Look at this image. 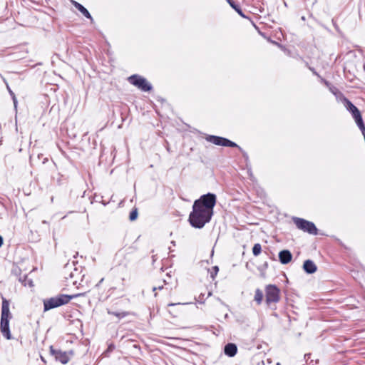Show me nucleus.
I'll list each match as a JSON object with an SVG mask.
<instances>
[{
    "label": "nucleus",
    "mask_w": 365,
    "mask_h": 365,
    "mask_svg": "<svg viewBox=\"0 0 365 365\" xmlns=\"http://www.w3.org/2000/svg\"><path fill=\"white\" fill-rule=\"evenodd\" d=\"M215 204L216 195L212 193L203 195L195 200L189 216L191 225L196 228L203 227L211 220Z\"/></svg>",
    "instance_id": "obj_1"
},
{
    "label": "nucleus",
    "mask_w": 365,
    "mask_h": 365,
    "mask_svg": "<svg viewBox=\"0 0 365 365\" xmlns=\"http://www.w3.org/2000/svg\"><path fill=\"white\" fill-rule=\"evenodd\" d=\"M11 318V314L9 311V303L6 299L3 298L0 329L3 336H5L7 339H11L9 329V319Z\"/></svg>",
    "instance_id": "obj_2"
},
{
    "label": "nucleus",
    "mask_w": 365,
    "mask_h": 365,
    "mask_svg": "<svg viewBox=\"0 0 365 365\" xmlns=\"http://www.w3.org/2000/svg\"><path fill=\"white\" fill-rule=\"evenodd\" d=\"M81 294H75V295H66V294H60L58 296L51 297L47 299L43 300V309L44 312L48 311L51 309H54L58 307L61 305L66 304L69 302V301L75 297L81 296Z\"/></svg>",
    "instance_id": "obj_3"
},
{
    "label": "nucleus",
    "mask_w": 365,
    "mask_h": 365,
    "mask_svg": "<svg viewBox=\"0 0 365 365\" xmlns=\"http://www.w3.org/2000/svg\"><path fill=\"white\" fill-rule=\"evenodd\" d=\"M293 220L298 229L311 235L317 234V229L313 222L299 217H294Z\"/></svg>",
    "instance_id": "obj_4"
},
{
    "label": "nucleus",
    "mask_w": 365,
    "mask_h": 365,
    "mask_svg": "<svg viewBox=\"0 0 365 365\" xmlns=\"http://www.w3.org/2000/svg\"><path fill=\"white\" fill-rule=\"evenodd\" d=\"M280 290L272 284L265 287L266 303L269 305L272 303H277L280 299Z\"/></svg>",
    "instance_id": "obj_5"
},
{
    "label": "nucleus",
    "mask_w": 365,
    "mask_h": 365,
    "mask_svg": "<svg viewBox=\"0 0 365 365\" xmlns=\"http://www.w3.org/2000/svg\"><path fill=\"white\" fill-rule=\"evenodd\" d=\"M128 81L141 91H149L152 89L151 84L140 76L133 75L128 78Z\"/></svg>",
    "instance_id": "obj_6"
},
{
    "label": "nucleus",
    "mask_w": 365,
    "mask_h": 365,
    "mask_svg": "<svg viewBox=\"0 0 365 365\" xmlns=\"http://www.w3.org/2000/svg\"><path fill=\"white\" fill-rule=\"evenodd\" d=\"M206 140L217 145H222L227 147H237V145L235 143L222 137H218L215 135H208L206 138Z\"/></svg>",
    "instance_id": "obj_7"
},
{
    "label": "nucleus",
    "mask_w": 365,
    "mask_h": 365,
    "mask_svg": "<svg viewBox=\"0 0 365 365\" xmlns=\"http://www.w3.org/2000/svg\"><path fill=\"white\" fill-rule=\"evenodd\" d=\"M51 352L53 355L56 360L59 361L63 364H66L70 360V355L72 354V351L66 352L61 350H55L52 347L51 348Z\"/></svg>",
    "instance_id": "obj_8"
},
{
    "label": "nucleus",
    "mask_w": 365,
    "mask_h": 365,
    "mask_svg": "<svg viewBox=\"0 0 365 365\" xmlns=\"http://www.w3.org/2000/svg\"><path fill=\"white\" fill-rule=\"evenodd\" d=\"M351 114H352L353 118L355 120V122H356V125H358V127L361 130L362 134L364 135V133H365V125H364V123L363 122V120H362L360 111L359 110V109H357L356 111H353L351 113Z\"/></svg>",
    "instance_id": "obj_9"
},
{
    "label": "nucleus",
    "mask_w": 365,
    "mask_h": 365,
    "mask_svg": "<svg viewBox=\"0 0 365 365\" xmlns=\"http://www.w3.org/2000/svg\"><path fill=\"white\" fill-rule=\"evenodd\" d=\"M303 269L307 273L313 274L317 271V267L313 261L307 259L304 262Z\"/></svg>",
    "instance_id": "obj_10"
},
{
    "label": "nucleus",
    "mask_w": 365,
    "mask_h": 365,
    "mask_svg": "<svg viewBox=\"0 0 365 365\" xmlns=\"http://www.w3.org/2000/svg\"><path fill=\"white\" fill-rule=\"evenodd\" d=\"M279 261L282 264L289 263L292 258V255L289 250H282L279 253Z\"/></svg>",
    "instance_id": "obj_11"
},
{
    "label": "nucleus",
    "mask_w": 365,
    "mask_h": 365,
    "mask_svg": "<svg viewBox=\"0 0 365 365\" xmlns=\"http://www.w3.org/2000/svg\"><path fill=\"white\" fill-rule=\"evenodd\" d=\"M237 348L235 344L230 343L225 346V354L230 357L234 356L237 354Z\"/></svg>",
    "instance_id": "obj_12"
},
{
    "label": "nucleus",
    "mask_w": 365,
    "mask_h": 365,
    "mask_svg": "<svg viewBox=\"0 0 365 365\" xmlns=\"http://www.w3.org/2000/svg\"><path fill=\"white\" fill-rule=\"evenodd\" d=\"M74 6L78 9L83 16H85L86 18L90 19L91 20H93L90 13L81 4L76 2V1H72Z\"/></svg>",
    "instance_id": "obj_13"
},
{
    "label": "nucleus",
    "mask_w": 365,
    "mask_h": 365,
    "mask_svg": "<svg viewBox=\"0 0 365 365\" xmlns=\"http://www.w3.org/2000/svg\"><path fill=\"white\" fill-rule=\"evenodd\" d=\"M344 106L350 112L356 111L358 108L348 99H344Z\"/></svg>",
    "instance_id": "obj_14"
},
{
    "label": "nucleus",
    "mask_w": 365,
    "mask_h": 365,
    "mask_svg": "<svg viewBox=\"0 0 365 365\" xmlns=\"http://www.w3.org/2000/svg\"><path fill=\"white\" fill-rule=\"evenodd\" d=\"M264 294L262 290L257 289L255 294V301L257 304H260L262 302Z\"/></svg>",
    "instance_id": "obj_15"
},
{
    "label": "nucleus",
    "mask_w": 365,
    "mask_h": 365,
    "mask_svg": "<svg viewBox=\"0 0 365 365\" xmlns=\"http://www.w3.org/2000/svg\"><path fill=\"white\" fill-rule=\"evenodd\" d=\"M227 2L241 16L245 17V15L238 5L235 4L232 0H227Z\"/></svg>",
    "instance_id": "obj_16"
},
{
    "label": "nucleus",
    "mask_w": 365,
    "mask_h": 365,
    "mask_svg": "<svg viewBox=\"0 0 365 365\" xmlns=\"http://www.w3.org/2000/svg\"><path fill=\"white\" fill-rule=\"evenodd\" d=\"M262 251L261 245L259 243L255 244L252 247V253L255 256H258Z\"/></svg>",
    "instance_id": "obj_17"
},
{
    "label": "nucleus",
    "mask_w": 365,
    "mask_h": 365,
    "mask_svg": "<svg viewBox=\"0 0 365 365\" xmlns=\"http://www.w3.org/2000/svg\"><path fill=\"white\" fill-rule=\"evenodd\" d=\"M6 88L8 89V91L9 93V94L11 95V96L12 97V99H13V101H14V107L16 108L17 106V100H16V96L14 94V93L11 90L10 87L9 86V85L7 84L6 85Z\"/></svg>",
    "instance_id": "obj_18"
},
{
    "label": "nucleus",
    "mask_w": 365,
    "mask_h": 365,
    "mask_svg": "<svg viewBox=\"0 0 365 365\" xmlns=\"http://www.w3.org/2000/svg\"><path fill=\"white\" fill-rule=\"evenodd\" d=\"M138 217V211L137 210H133L130 213V216H129V218L131 221H133L135 220H136Z\"/></svg>",
    "instance_id": "obj_19"
},
{
    "label": "nucleus",
    "mask_w": 365,
    "mask_h": 365,
    "mask_svg": "<svg viewBox=\"0 0 365 365\" xmlns=\"http://www.w3.org/2000/svg\"><path fill=\"white\" fill-rule=\"evenodd\" d=\"M108 313L110 314L115 315V316H116L118 318L124 317L126 315V314L124 313V312L123 313H118V312H108Z\"/></svg>",
    "instance_id": "obj_20"
},
{
    "label": "nucleus",
    "mask_w": 365,
    "mask_h": 365,
    "mask_svg": "<svg viewBox=\"0 0 365 365\" xmlns=\"http://www.w3.org/2000/svg\"><path fill=\"white\" fill-rule=\"evenodd\" d=\"M163 286L154 287L153 289V291H155L157 289L160 290L163 289Z\"/></svg>",
    "instance_id": "obj_21"
},
{
    "label": "nucleus",
    "mask_w": 365,
    "mask_h": 365,
    "mask_svg": "<svg viewBox=\"0 0 365 365\" xmlns=\"http://www.w3.org/2000/svg\"><path fill=\"white\" fill-rule=\"evenodd\" d=\"M214 270H215V274H217V272H218V267L217 266H215L213 267Z\"/></svg>",
    "instance_id": "obj_22"
},
{
    "label": "nucleus",
    "mask_w": 365,
    "mask_h": 365,
    "mask_svg": "<svg viewBox=\"0 0 365 365\" xmlns=\"http://www.w3.org/2000/svg\"><path fill=\"white\" fill-rule=\"evenodd\" d=\"M114 349V346L113 344H110L108 346V351H112Z\"/></svg>",
    "instance_id": "obj_23"
},
{
    "label": "nucleus",
    "mask_w": 365,
    "mask_h": 365,
    "mask_svg": "<svg viewBox=\"0 0 365 365\" xmlns=\"http://www.w3.org/2000/svg\"><path fill=\"white\" fill-rule=\"evenodd\" d=\"M3 245V238L0 235V247H1V245Z\"/></svg>",
    "instance_id": "obj_24"
},
{
    "label": "nucleus",
    "mask_w": 365,
    "mask_h": 365,
    "mask_svg": "<svg viewBox=\"0 0 365 365\" xmlns=\"http://www.w3.org/2000/svg\"><path fill=\"white\" fill-rule=\"evenodd\" d=\"M103 279H103V278H102V279L100 280L99 283H98L96 286H98L101 283H102V282H103Z\"/></svg>",
    "instance_id": "obj_25"
},
{
    "label": "nucleus",
    "mask_w": 365,
    "mask_h": 365,
    "mask_svg": "<svg viewBox=\"0 0 365 365\" xmlns=\"http://www.w3.org/2000/svg\"><path fill=\"white\" fill-rule=\"evenodd\" d=\"M176 304H173V303H170V304H168V306L169 307H172V306H175Z\"/></svg>",
    "instance_id": "obj_26"
},
{
    "label": "nucleus",
    "mask_w": 365,
    "mask_h": 365,
    "mask_svg": "<svg viewBox=\"0 0 365 365\" xmlns=\"http://www.w3.org/2000/svg\"><path fill=\"white\" fill-rule=\"evenodd\" d=\"M214 276H215V274H211V277H212V278L214 277Z\"/></svg>",
    "instance_id": "obj_27"
},
{
    "label": "nucleus",
    "mask_w": 365,
    "mask_h": 365,
    "mask_svg": "<svg viewBox=\"0 0 365 365\" xmlns=\"http://www.w3.org/2000/svg\"><path fill=\"white\" fill-rule=\"evenodd\" d=\"M276 365H281L279 362L277 363Z\"/></svg>",
    "instance_id": "obj_28"
}]
</instances>
